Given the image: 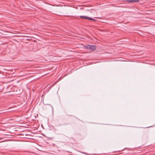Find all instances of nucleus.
<instances>
[{
	"label": "nucleus",
	"mask_w": 155,
	"mask_h": 155,
	"mask_svg": "<svg viewBox=\"0 0 155 155\" xmlns=\"http://www.w3.org/2000/svg\"><path fill=\"white\" fill-rule=\"evenodd\" d=\"M89 20H92V21H96V20L93 18H90V17H89Z\"/></svg>",
	"instance_id": "nucleus-4"
},
{
	"label": "nucleus",
	"mask_w": 155,
	"mask_h": 155,
	"mask_svg": "<svg viewBox=\"0 0 155 155\" xmlns=\"http://www.w3.org/2000/svg\"><path fill=\"white\" fill-rule=\"evenodd\" d=\"M126 2L133 3L135 2H137L139 1V0H125Z\"/></svg>",
	"instance_id": "nucleus-2"
},
{
	"label": "nucleus",
	"mask_w": 155,
	"mask_h": 155,
	"mask_svg": "<svg viewBox=\"0 0 155 155\" xmlns=\"http://www.w3.org/2000/svg\"><path fill=\"white\" fill-rule=\"evenodd\" d=\"M80 17L82 18L89 20V17L85 16H80Z\"/></svg>",
	"instance_id": "nucleus-3"
},
{
	"label": "nucleus",
	"mask_w": 155,
	"mask_h": 155,
	"mask_svg": "<svg viewBox=\"0 0 155 155\" xmlns=\"http://www.w3.org/2000/svg\"><path fill=\"white\" fill-rule=\"evenodd\" d=\"M85 48L87 49H89L90 50L93 51L96 48V46L95 45H88L85 46Z\"/></svg>",
	"instance_id": "nucleus-1"
}]
</instances>
